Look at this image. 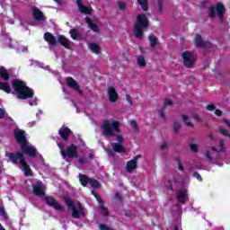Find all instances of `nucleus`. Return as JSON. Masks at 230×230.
<instances>
[{"label": "nucleus", "instance_id": "obj_42", "mask_svg": "<svg viewBox=\"0 0 230 230\" xmlns=\"http://www.w3.org/2000/svg\"><path fill=\"white\" fill-rule=\"evenodd\" d=\"M219 132L222 134V136H225V137H229V131L224 129L223 128H219Z\"/></svg>", "mask_w": 230, "mask_h": 230}, {"label": "nucleus", "instance_id": "obj_51", "mask_svg": "<svg viewBox=\"0 0 230 230\" xmlns=\"http://www.w3.org/2000/svg\"><path fill=\"white\" fill-rule=\"evenodd\" d=\"M4 118V108H0V119H3Z\"/></svg>", "mask_w": 230, "mask_h": 230}, {"label": "nucleus", "instance_id": "obj_48", "mask_svg": "<svg viewBox=\"0 0 230 230\" xmlns=\"http://www.w3.org/2000/svg\"><path fill=\"white\" fill-rule=\"evenodd\" d=\"M0 217H4V218H7L6 212H4V208H0Z\"/></svg>", "mask_w": 230, "mask_h": 230}, {"label": "nucleus", "instance_id": "obj_35", "mask_svg": "<svg viewBox=\"0 0 230 230\" xmlns=\"http://www.w3.org/2000/svg\"><path fill=\"white\" fill-rule=\"evenodd\" d=\"M182 121L187 127L193 128L194 125L191 121H190V117H188L187 115H182Z\"/></svg>", "mask_w": 230, "mask_h": 230}, {"label": "nucleus", "instance_id": "obj_52", "mask_svg": "<svg viewBox=\"0 0 230 230\" xmlns=\"http://www.w3.org/2000/svg\"><path fill=\"white\" fill-rule=\"evenodd\" d=\"M193 175H194V177H195L196 179H198V181H202V176H200L199 173L195 172Z\"/></svg>", "mask_w": 230, "mask_h": 230}, {"label": "nucleus", "instance_id": "obj_11", "mask_svg": "<svg viewBox=\"0 0 230 230\" xmlns=\"http://www.w3.org/2000/svg\"><path fill=\"white\" fill-rule=\"evenodd\" d=\"M139 159H141V155H137L130 161H128L126 164V172H128V173H132L134 170H137V161Z\"/></svg>", "mask_w": 230, "mask_h": 230}, {"label": "nucleus", "instance_id": "obj_36", "mask_svg": "<svg viewBox=\"0 0 230 230\" xmlns=\"http://www.w3.org/2000/svg\"><path fill=\"white\" fill-rule=\"evenodd\" d=\"M137 3L141 6L142 10H144V12L148 10V0H137Z\"/></svg>", "mask_w": 230, "mask_h": 230}, {"label": "nucleus", "instance_id": "obj_60", "mask_svg": "<svg viewBox=\"0 0 230 230\" xmlns=\"http://www.w3.org/2000/svg\"><path fill=\"white\" fill-rule=\"evenodd\" d=\"M115 197H116V199H121V196H119V193H116Z\"/></svg>", "mask_w": 230, "mask_h": 230}, {"label": "nucleus", "instance_id": "obj_63", "mask_svg": "<svg viewBox=\"0 0 230 230\" xmlns=\"http://www.w3.org/2000/svg\"><path fill=\"white\" fill-rule=\"evenodd\" d=\"M40 114H42V111H39V112L36 114L37 118H39V115Z\"/></svg>", "mask_w": 230, "mask_h": 230}, {"label": "nucleus", "instance_id": "obj_13", "mask_svg": "<svg viewBox=\"0 0 230 230\" xmlns=\"http://www.w3.org/2000/svg\"><path fill=\"white\" fill-rule=\"evenodd\" d=\"M46 186L41 183V181H37L35 185L32 186V193L38 197H44L46 195Z\"/></svg>", "mask_w": 230, "mask_h": 230}, {"label": "nucleus", "instance_id": "obj_7", "mask_svg": "<svg viewBox=\"0 0 230 230\" xmlns=\"http://www.w3.org/2000/svg\"><path fill=\"white\" fill-rule=\"evenodd\" d=\"M65 203L72 209L73 218H80L81 215H85V210L82 207V203L79 202L75 205L69 198H65Z\"/></svg>", "mask_w": 230, "mask_h": 230}, {"label": "nucleus", "instance_id": "obj_43", "mask_svg": "<svg viewBox=\"0 0 230 230\" xmlns=\"http://www.w3.org/2000/svg\"><path fill=\"white\" fill-rule=\"evenodd\" d=\"M159 117H160V119H162L163 121H164L165 118H166V113H164V111H161L159 112Z\"/></svg>", "mask_w": 230, "mask_h": 230}, {"label": "nucleus", "instance_id": "obj_19", "mask_svg": "<svg viewBox=\"0 0 230 230\" xmlns=\"http://www.w3.org/2000/svg\"><path fill=\"white\" fill-rule=\"evenodd\" d=\"M75 3L77 4L78 10H79V12H81V13H85L87 15H91V13L93 12V8L82 4V0H76Z\"/></svg>", "mask_w": 230, "mask_h": 230}, {"label": "nucleus", "instance_id": "obj_38", "mask_svg": "<svg viewBox=\"0 0 230 230\" xmlns=\"http://www.w3.org/2000/svg\"><path fill=\"white\" fill-rule=\"evenodd\" d=\"M172 130L174 134H179V131L181 130V122L174 121L172 125Z\"/></svg>", "mask_w": 230, "mask_h": 230}, {"label": "nucleus", "instance_id": "obj_10", "mask_svg": "<svg viewBox=\"0 0 230 230\" xmlns=\"http://www.w3.org/2000/svg\"><path fill=\"white\" fill-rule=\"evenodd\" d=\"M79 181H80L82 186H87V184H90V186H92V188H100L99 181L89 178L84 174H79Z\"/></svg>", "mask_w": 230, "mask_h": 230}, {"label": "nucleus", "instance_id": "obj_59", "mask_svg": "<svg viewBox=\"0 0 230 230\" xmlns=\"http://www.w3.org/2000/svg\"><path fill=\"white\" fill-rule=\"evenodd\" d=\"M10 42H12V39H10V38H5V40H4V44H10Z\"/></svg>", "mask_w": 230, "mask_h": 230}, {"label": "nucleus", "instance_id": "obj_34", "mask_svg": "<svg viewBox=\"0 0 230 230\" xmlns=\"http://www.w3.org/2000/svg\"><path fill=\"white\" fill-rule=\"evenodd\" d=\"M216 152H226V143L224 142V140H221L218 145L217 146V147L215 148Z\"/></svg>", "mask_w": 230, "mask_h": 230}, {"label": "nucleus", "instance_id": "obj_32", "mask_svg": "<svg viewBox=\"0 0 230 230\" xmlns=\"http://www.w3.org/2000/svg\"><path fill=\"white\" fill-rule=\"evenodd\" d=\"M137 64L139 67H145L146 66V60L143 56H137Z\"/></svg>", "mask_w": 230, "mask_h": 230}, {"label": "nucleus", "instance_id": "obj_46", "mask_svg": "<svg viewBox=\"0 0 230 230\" xmlns=\"http://www.w3.org/2000/svg\"><path fill=\"white\" fill-rule=\"evenodd\" d=\"M130 125H131L133 130H137V125L136 124L135 120H130Z\"/></svg>", "mask_w": 230, "mask_h": 230}, {"label": "nucleus", "instance_id": "obj_47", "mask_svg": "<svg viewBox=\"0 0 230 230\" xmlns=\"http://www.w3.org/2000/svg\"><path fill=\"white\" fill-rule=\"evenodd\" d=\"M164 105L166 107H168L170 105H173V102H172V100H170V99H166L165 102H164Z\"/></svg>", "mask_w": 230, "mask_h": 230}, {"label": "nucleus", "instance_id": "obj_2", "mask_svg": "<svg viewBox=\"0 0 230 230\" xmlns=\"http://www.w3.org/2000/svg\"><path fill=\"white\" fill-rule=\"evenodd\" d=\"M13 87L15 93H17L18 100H28V98H33V90L26 86L24 82L14 80L13 81Z\"/></svg>", "mask_w": 230, "mask_h": 230}, {"label": "nucleus", "instance_id": "obj_39", "mask_svg": "<svg viewBox=\"0 0 230 230\" xmlns=\"http://www.w3.org/2000/svg\"><path fill=\"white\" fill-rule=\"evenodd\" d=\"M31 66H35L36 67H44V63H39V61L30 60Z\"/></svg>", "mask_w": 230, "mask_h": 230}, {"label": "nucleus", "instance_id": "obj_31", "mask_svg": "<svg viewBox=\"0 0 230 230\" xmlns=\"http://www.w3.org/2000/svg\"><path fill=\"white\" fill-rule=\"evenodd\" d=\"M0 77L3 78V80H10V75H8V71H6V68H0Z\"/></svg>", "mask_w": 230, "mask_h": 230}, {"label": "nucleus", "instance_id": "obj_5", "mask_svg": "<svg viewBox=\"0 0 230 230\" xmlns=\"http://www.w3.org/2000/svg\"><path fill=\"white\" fill-rule=\"evenodd\" d=\"M58 146L60 149V155L63 158L66 159V161H69V159H75V157H78V147L75 146V144L67 146L66 150L60 143H58Z\"/></svg>", "mask_w": 230, "mask_h": 230}, {"label": "nucleus", "instance_id": "obj_20", "mask_svg": "<svg viewBox=\"0 0 230 230\" xmlns=\"http://www.w3.org/2000/svg\"><path fill=\"white\" fill-rule=\"evenodd\" d=\"M108 96L111 103L118 102V92H116V88H114V86H110L108 88Z\"/></svg>", "mask_w": 230, "mask_h": 230}, {"label": "nucleus", "instance_id": "obj_28", "mask_svg": "<svg viewBox=\"0 0 230 230\" xmlns=\"http://www.w3.org/2000/svg\"><path fill=\"white\" fill-rule=\"evenodd\" d=\"M10 48H13L14 49H17V51L19 52H26L28 51V47H22V46H19V43H17V41H13V45H9Z\"/></svg>", "mask_w": 230, "mask_h": 230}, {"label": "nucleus", "instance_id": "obj_37", "mask_svg": "<svg viewBox=\"0 0 230 230\" xmlns=\"http://www.w3.org/2000/svg\"><path fill=\"white\" fill-rule=\"evenodd\" d=\"M149 42L151 44V48H155V46H157V37L155 35H150L148 37Z\"/></svg>", "mask_w": 230, "mask_h": 230}, {"label": "nucleus", "instance_id": "obj_15", "mask_svg": "<svg viewBox=\"0 0 230 230\" xmlns=\"http://www.w3.org/2000/svg\"><path fill=\"white\" fill-rule=\"evenodd\" d=\"M14 136L17 142L21 144V146H22V145H25V143H28V140H26V136L24 135V130L15 129Z\"/></svg>", "mask_w": 230, "mask_h": 230}, {"label": "nucleus", "instance_id": "obj_24", "mask_svg": "<svg viewBox=\"0 0 230 230\" xmlns=\"http://www.w3.org/2000/svg\"><path fill=\"white\" fill-rule=\"evenodd\" d=\"M58 133L60 137H62L64 141L67 142V137H69V134H71V129H69V128L63 127L58 130Z\"/></svg>", "mask_w": 230, "mask_h": 230}, {"label": "nucleus", "instance_id": "obj_54", "mask_svg": "<svg viewBox=\"0 0 230 230\" xmlns=\"http://www.w3.org/2000/svg\"><path fill=\"white\" fill-rule=\"evenodd\" d=\"M215 114H216V116H218L219 118L222 116V111H220V110H216L215 111Z\"/></svg>", "mask_w": 230, "mask_h": 230}, {"label": "nucleus", "instance_id": "obj_18", "mask_svg": "<svg viewBox=\"0 0 230 230\" xmlns=\"http://www.w3.org/2000/svg\"><path fill=\"white\" fill-rule=\"evenodd\" d=\"M177 199L181 204H186L188 202V190H180L177 191Z\"/></svg>", "mask_w": 230, "mask_h": 230}, {"label": "nucleus", "instance_id": "obj_62", "mask_svg": "<svg viewBox=\"0 0 230 230\" xmlns=\"http://www.w3.org/2000/svg\"><path fill=\"white\" fill-rule=\"evenodd\" d=\"M29 125H31V127H33V125H35V121L30 122Z\"/></svg>", "mask_w": 230, "mask_h": 230}, {"label": "nucleus", "instance_id": "obj_17", "mask_svg": "<svg viewBox=\"0 0 230 230\" xmlns=\"http://www.w3.org/2000/svg\"><path fill=\"white\" fill-rule=\"evenodd\" d=\"M194 41L198 48L208 49L211 46V42L205 41L204 40H202V36H200L199 34L196 35Z\"/></svg>", "mask_w": 230, "mask_h": 230}, {"label": "nucleus", "instance_id": "obj_4", "mask_svg": "<svg viewBox=\"0 0 230 230\" xmlns=\"http://www.w3.org/2000/svg\"><path fill=\"white\" fill-rule=\"evenodd\" d=\"M101 130L105 137H112L115 132H120L119 121L116 119H106L102 123Z\"/></svg>", "mask_w": 230, "mask_h": 230}, {"label": "nucleus", "instance_id": "obj_25", "mask_svg": "<svg viewBox=\"0 0 230 230\" xmlns=\"http://www.w3.org/2000/svg\"><path fill=\"white\" fill-rule=\"evenodd\" d=\"M58 40L61 44V46H63L66 49H71V41L69 40H67V38H66L64 36H59L58 38Z\"/></svg>", "mask_w": 230, "mask_h": 230}, {"label": "nucleus", "instance_id": "obj_49", "mask_svg": "<svg viewBox=\"0 0 230 230\" xmlns=\"http://www.w3.org/2000/svg\"><path fill=\"white\" fill-rule=\"evenodd\" d=\"M216 107L214 104H208L207 106V111H215Z\"/></svg>", "mask_w": 230, "mask_h": 230}, {"label": "nucleus", "instance_id": "obj_23", "mask_svg": "<svg viewBox=\"0 0 230 230\" xmlns=\"http://www.w3.org/2000/svg\"><path fill=\"white\" fill-rule=\"evenodd\" d=\"M32 14L34 15V18L36 21H46V18L44 17V13L40 11L39 8L33 7L32 8Z\"/></svg>", "mask_w": 230, "mask_h": 230}, {"label": "nucleus", "instance_id": "obj_29", "mask_svg": "<svg viewBox=\"0 0 230 230\" xmlns=\"http://www.w3.org/2000/svg\"><path fill=\"white\" fill-rule=\"evenodd\" d=\"M70 35L74 40H81L82 39V34L76 29L70 30Z\"/></svg>", "mask_w": 230, "mask_h": 230}, {"label": "nucleus", "instance_id": "obj_40", "mask_svg": "<svg viewBox=\"0 0 230 230\" xmlns=\"http://www.w3.org/2000/svg\"><path fill=\"white\" fill-rule=\"evenodd\" d=\"M190 148L191 152H194L195 154L199 152V146L197 144H190Z\"/></svg>", "mask_w": 230, "mask_h": 230}, {"label": "nucleus", "instance_id": "obj_16", "mask_svg": "<svg viewBox=\"0 0 230 230\" xmlns=\"http://www.w3.org/2000/svg\"><path fill=\"white\" fill-rule=\"evenodd\" d=\"M93 195L95 197L97 202H99V209L101 213L103 215V217H109V209L103 206V200H102V198L98 196L94 191H92Z\"/></svg>", "mask_w": 230, "mask_h": 230}, {"label": "nucleus", "instance_id": "obj_53", "mask_svg": "<svg viewBox=\"0 0 230 230\" xmlns=\"http://www.w3.org/2000/svg\"><path fill=\"white\" fill-rule=\"evenodd\" d=\"M191 118L194 119L195 121H200V117H199V115H197V114H193L191 116Z\"/></svg>", "mask_w": 230, "mask_h": 230}, {"label": "nucleus", "instance_id": "obj_58", "mask_svg": "<svg viewBox=\"0 0 230 230\" xmlns=\"http://www.w3.org/2000/svg\"><path fill=\"white\" fill-rule=\"evenodd\" d=\"M223 123H225V125H226V127H230V121H229V120L224 119H223Z\"/></svg>", "mask_w": 230, "mask_h": 230}, {"label": "nucleus", "instance_id": "obj_26", "mask_svg": "<svg viewBox=\"0 0 230 230\" xmlns=\"http://www.w3.org/2000/svg\"><path fill=\"white\" fill-rule=\"evenodd\" d=\"M88 48L92 51V53H94L95 55H100V53H102V49L100 48V45L96 43H89Z\"/></svg>", "mask_w": 230, "mask_h": 230}, {"label": "nucleus", "instance_id": "obj_45", "mask_svg": "<svg viewBox=\"0 0 230 230\" xmlns=\"http://www.w3.org/2000/svg\"><path fill=\"white\" fill-rule=\"evenodd\" d=\"M161 150H167L168 149V143L164 142L162 143V145L160 146Z\"/></svg>", "mask_w": 230, "mask_h": 230}, {"label": "nucleus", "instance_id": "obj_14", "mask_svg": "<svg viewBox=\"0 0 230 230\" xmlns=\"http://www.w3.org/2000/svg\"><path fill=\"white\" fill-rule=\"evenodd\" d=\"M45 202L46 204H48V206L54 208V209H56L57 211H66V208L60 206V204H58L57 200L51 196L45 197Z\"/></svg>", "mask_w": 230, "mask_h": 230}, {"label": "nucleus", "instance_id": "obj_41", "mask_svg": "<svg viewBox=\"0 0 230 230\" xmlns=\"http://www.w3.org/2000/svg\"><path fill=\"white\" fill-rule=\"evenodd\" d=\"M118 6L119 10H127V3L125 2H119Z\"/></svg>", "mask_w": 230, "mask_h": 230}, {"label": "nucleus", "instance_id": "obj_1", "mask_svg": "<svg viewBox=\"0 0 230 230\" xmlns=\"http://www.w3.org/2000/svg\"><path fill=\"white\" fill-rule=\"evenodd\" d=\"M5 156L8 157L10 161L13 163V164H17L19 163L20 169L22 172H23L26 177H31V175H33L31 173V168H30V164H28L26 160H24V153H6Z\"/></svg>", "mask_w": 230, "mask_h": 230}, {"label": "nucleus", "instance_id": "obj_30", "mask_svg": "<svg viewBox=\"0 0 230 230\" xmlns=\"http://www.w3.org/2000/svg\"><path fill=\"white\" fill-rule=\"evenodd\" d=\"M86 22L89 26V28L95 32L100 31V28L98 27V25H96V23L93 22V21H91V19L86 18Z\"/></svg>", "mask_w": 230, "mask_h": 230}, {"label": "nucleus", "instance_id": "obj_22", "mask_svg": "<svg viewBox=\"0 0 230 230\" xmlns=\"http://www.w3.org/2000/svg\"><path fill=\"white\" fill-rule=\"evenodd\" d=\"M44 40L49 44V46L55 47L57 46V38L53 36V34L49 32H46L44 34Z\"/></svg>", "mask_w": 230, "mask_h": 230}, {"label": "nucleus", "instance_id": "obj_64", "mask_svg": "<svg viewBox=\"0 0 230 230\" xmlns=\"http://www.w3.org/2000/svg\"><path fill=\"white\" fill-rule=\"evenodd\" d=\"M173 230H181L179 226H174Z\"/></svg>", "mask_w": 230, "mask_h": 230}, {"label": "nucleus", "instance_id": "obj_61", "mask_svg": "<svg viewBox=\"0 0 230 230\" xmlns=\"http://www.w3.org/2000/svg\"><path fill=\"white\" fill-rule=\"evenodd\" d=\"M29 104L31 105V107H33V105H37V102H29Z\"/></svg>", "mask_w": 230, "mask_h": 230}, {"label": "nucleus", "instance_id": "obj_33", "mask_svg": "<svg viewBox=\"0 0 230 230\" xmlns=\"http://www.w3.org/2000/svg\"><path fill=\"white\" fill-rule=\"evenodd\" d=\"M0 89L7 93H12V88H10V84H8V83L0 82Z\"/></svg>", "mask_w": 230, "mask_h": 230}, {"label": "nucleus", "instance_id": "obj_8", "mask_svg": "<svg viewBox=\"0 0 230 230\" xmlns=\"http://www.w3.org/2000/svg\"><path fill=\"white\" fill-rule=\"evenodd\" d=\"M184 67L191 69L197 62V54L191 51H185L181 55Z\"/></svg>", "mask_w": 230, "mask_h": 230}, {"label": "nucleus", "instance_id": "obj_3", "mask_svg": "<svg viewBox=\"0 0 230 230\" xmlns=\"http://www.w3.org/2000/svg\"><path fill=\"white\" fill-rule=\"evenodd\" d=\"M146 15H150V13H140L137 16V22L134 25V34L137 39H143V33L148 28V17Z\"/></svg>", "mask_w": 230, "mask_h": 230}, {"label": "nucleus", "instance_id": "obj_56", "mask_svg": "<svg viewBox=\"0 0 230 230\" xmlns=\"http://www.w3.org/2000/svg\"><path fill=\"white\" fill-rule=\"evenodd\" d=\"M164 10H163V5L161 4H159L158 5V13H163Z\"/></svg>", "mask_w": 230, "mask_h": 230}, {"label": "nucleus", "instance_id": "obj_55", "mask_svg": "<svg viewBox=\"0 0 230 230\" xmlns=\"http://www.w3.org/2000/svg\"><path fill=\"white\" fill-rule=\"evenodd\" d=\"M79 163L80 164H85V163H87V160L85 158H80Z\"/></svg>", "mask_w": 230, "mask_h": 230}, {"label": "nucleus", "instance_id": "obj_57", "mask_svg": "<svg viewBox=\"0 0 230 230\" xmlns=\"http://www.w3.org/2000/svg\"><path fill=\"white\" fill-rule=\"evenodd\" d=\"M178 169L182 172L184 170V167L182 166V164L181 162L178 163Z\"/></svg>", "mask_w": 230, "mask_h": 230}, {"label": "nucleus", "instance_id": "obj_12", "mask_svg": "<svg viewBox=\"0 0 230 230\" xmlns=\"http://www.w3.org/2000/svg\"><path fill=\"white\" fill-rule=\"evenodd\" d=\"M22 146V151L23 154H26L30 157H35L37 155V148L35 146L30 145V142L23 144Z\"/></svg>", "mask_w": 230, "mask_h": 230}, {"label": "nucleus", "instance_id": "obj_50", "mask_svg": "<svg viewBox=\"0 0 230 230\" xmlns=\"http://www.w3.org/2000/svg\"><path fill=\"white\" fill-rule=\"evenodd\" d=\"M126 100L129 103V105H132V97L130 95L127 94Z\"/></svg>", "mask_w": 230, "mask_h": 230}, {"label": "nucleus", "instance_id": "obj_9", "mask_svg": "<svg viewBox=\"0 0 230 230\" xmlns=\"http://www.w3.org/2000/svg\"><path fill=\"white\" fill-rule=\"evenodd\" d=\"M219 17V21L222 22V18L224 17V14L226 13V7L222 4H217L216 6H211L208 9V15L212 19L217 15Z\"/></svg>", "mask_w": 230, "mask_h": 230}, {"label": "nucleus", "instance_id": "obj_44", "mask_svg": "<svg viewBox=\"0 0 230 230\" xmlns=\"http://www.w3.org/2000/svg\"><path fill=\"white\" fill-rule=\"evenodd\" d=\"M99 229H101V230H114V229L107 226L106 225H100Z\"/></svg>", "mask_w": 230, "mask_h": 230}, {"label": "nucleus", "instance_id": "obj_6", "mask_svg": "<svg viewBox=\"0 0 230 230\" xmlns=\"http://www.w3.org/2000/svg\"><path fill=\"white\" fill-rule=\"evenodd\" d=\"M117 141L118 143H112L111 148H105L106 154L110 155V157H114V152H117L118 154H121L122 152H126L125 146H123V136L117 135Z\"/></svg>", "mask_w": 230, "mask_h": 230}, {"label": "nucleus", "instance_id": "obj_21", "mask_svg": "<svg viewBox=\"0 0 230 230\" xmlns=\"http://www.w3.org/2000/svg\"><path fill=\"white\" fill-rule=\"evenodd\" d=\"M66 84L68 87H71V89H74V91H76L77 93H79V94H82V91L80 89V86H78V83H76L75 79H73V77H67Z\"/></svg>", "mask_w": 230, "mask_h": 230}, {"label": "nucleus", "instance_id": "obj_27", "mask_svg": "<svg viewBox=\"0 0 230 230\" xmlns=\"http://www.w3.org/2000/svg\"><path fill=\"white\" fill-rule=\"evenodd\" d=\"M215 152H217V150L215 149V147H212L210 149L206 150L205 152V157L208 159V161H213V159H217L215 158V156L213 155L215 154Z\"/></svg>", "mask_w": 230, "mask_h": 230}]
</instances>
